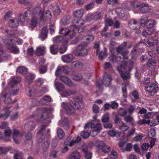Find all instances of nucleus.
I'll use <instances>...</instances> for the list:
<instances>
[{
	"label": "nucleus",
	"mask_w": 159,
	"mask_h": 159,
	"mask_svg": "<svg viewBox=\"0 0 159 159\" xmlns=\"http://www.w3.org/2000/svg\"><path fill=\"white\" fill-rule=\"evenodd\" d=\"M8 23L10 26L13 28L17 27L19 24L18 20L15 19H10Z\"/></svg>",
	"instance_id": "obj_21"
},
{
	"label": "nucleus",
	"mask_w": 159,
	"mask_h": 159,
	"mask_svg": "<svg viewBox=\"0 0 159 159\" xmlns=\"http://www.w3.org/2000/svg\"><path fill=\"white\" fill-rule=\"evenodd\" d=\"M59 123L62 125L65 129H67L69 128L68 124V121L67 119L66 118H64V119L59 122Z\"/></svg>",
	"instance_id": "obj_27"
},
{
	"label": "nucleus",
	"mask_w": 159,
	"mask_h": 159,
	"mask_svg": "<svg viewBox=\"0 0 159 159\" xmlns=\"http://www.w3.org/2000/svg\"><path fill=\"white\" fill-rule=\"evenodd\" d=\"M100 16L98 14H89L86 17V19L89 20H90L89 18L95 20H97L99 19Z\"/></svg>",
	"instance_id": "obj_34"
},
{
	"label": "nucleus",
	"mask_w": 159,
	"mask_h": 159,
	"mask_svg": "<svg viewBox=\"0 0 159 159\" xmlns=\"http://www.w3.org/2000/svg\"><path fill=\"white\" fill-rule=\"evenodd\" d=\"M126 111L124 109L120 108L119 111V114L121 116H124L126 114Z\"/></svg>",
	"instance_id": "obj_64"
},
{
	"label": "nucleus",
	"mask_w": 159,
	"mask_h": 159,
	"mask_svg": "<svg viewBox=\"0 0 159 159\" xmlns=\"http://www.w3.org/2000/svg\"><path fill=\"white\" fill-rule=\"evenodd\" d=\"M156 61L153 59H151L148 61L147 65L149 67H152V66H155L156 63Z\"/></svg>",
	"instance_id": "obj_42"
},
{
	"label": "nucleus",
	"mask_w": 159,
	"mask_h": 159,
	"mask_svg": "<svg viewBox=\"0 0 159 159\" xmlns=\"http://www.w3.org/2000/svg\"><path fill=\"white\" fill-rule=\"evenodd\" d=\"M39 114L40 112L39 109L35 111L34 114L29 116L28 118L29 119H33L35 120L36 121L38 122L39 120Z\"/></svg>",
	"instance_id": "obj_22"
},
{
	"label": "nucleus",
	"mask_w": 159,
	"mask_h": 159,
	"mask_svg": "<svg viewBox=\"0 0 159 159\" xmlns=\"http://www.w3.org/2000/svg\"><path fill=\"white\" fill-rule=\"evenodd\" d=\"M51 98L50 96H44L42 98L41 100H40V101H41L42 102H43V101H44L46 102H49L51 101Z\"/></svg>",
	"instance_id": "obj_60"
},
{
	"label": "nucleus",
	"mask_w": 159,
	"mask_h": 159,
	"mask_svg": "<svg viewBox=\"0 0 159 159\" xmlns=\"http://www.w3.org/2000/svg\"><path fill=\"white\" fill-rule=\"evenodd\" d=\"M27 126H28V130L32 131L33 130L35 127L36 125L34 123L30 122Z\"/></svg>",
	"instance_id": "obj_54"
},
{
	"label": "nucleus",
	"mask_w": 159,
	"mask_h": 159,
	"mask_svg": "<svg viewBox=\"0 0 159 159\" xmlns=\"http://www.w3.org/2000/svg\"><path fill=\"white\" fill-rule=\"evenodd\" d=\"M32 15L33 17L31 20L30 25L32 28H34L37 24V19L39 18L40 7H37L33 10Z\"/></svg>",
	"instance_id": "obj_5"
},
{
	"label": "nucleus",
	"mask_w": 159,
	"mask_h": 159,
	"mask_svg": "<svg viewBox=\"0 0 159 159\" xmlns=\"http://www.w3.org/2000/svg\"><path fill=\"white\" fill-rule=\"evenodd\" d=\"M9 56L8 54L4 52V51H3V53L0 52V62L8 60Z\"/></svg>",
	"instance_id": "obj_29"
},
{
	"label": "nucleus",
	"mask_w": 159,
	"mask_h": 159,
	"mask_svg": "<svg viewBox=\"0 0 159 159\" xmlns=\"http://www.w3.org/2000/svg\"><path fill=\"white\" fill-rule=\"evenodd\" d=\"M21 81L20 78L18 77H13L9 83V85L11 87L13 88L16 84L19 83Z\"/></svg>",
	"instance_id": "obj_20"
},
{
	"label": "nucleus",
	"mask_w": 159,
	"mask_h": 159,
	"mask_svg": "<svg viewBox=\"0 0 159 159\" xmlns=\"http://www.w3.org/2000/svg\"><path fill=\"white\" fill-rule=\"evenodd\" d=\"M9 40L12 44L14 43H17L18 44H22L21 41L19 39L16 38L14 37L13 39H10Z\"/></svg>",
	"instance_id": "obj_50"
},
{
	"label": "nucleus",
	"mask_w": 159,
	"mask_h": 159,
	"mask_svg": "<svg viewBox=\"0 0 159 159\" xmlns=\"http://www.w3.org/2000/svg\"><path fill=\"white\" fill-rule=\"evenodd\" d=\"M156 24V22L154 20L150 19L148 21L147 26L148 28H152Z\"/></svg>",
	"instance_id": "obj_40"
},
{
	"label": "nucleus",
	"mask_w": 159,
	"mask_h": 159,
	"mask_svg": "<svg viewBox=\"0 0 159 159\" xmlns=\"http://www.w3.org/2000/svg\"><path fill=\"white\" fill-rule=\"evenodd\" d=\"M72 65L75 67L77 68H80L83 66V64L79 61H75L72 63Z\"/></svg>",
	"instance_id": "obj_46"
},
{
	"label": "nucleus",
	"mask_w": 159,
	"mask_h": 159,
	"mask_svg": "<svg viewBox=\"0 0 159 159\" xmlns=\"http://www.w3.org/2000/svg\"><path fill=\"white\" fill-rule=\"evenodd\" d=\"M10 111L8 109L5 110V113L4 114H2V117L7 119L9 116L10 113Z\"/></svg>",
	"instance_id": "obj_62"
},
{
	"label": "nucleus",
	"mask_w": 159,
	"mask_h": 159,
	"mask_svg": "<svg viewBox=\"0 0 159 159\" xmlns=\"http://www.w3.org/2000/svg\"><path fill=\"white\" fill-rule=\"evenodd\" d=\"M74 23L77 24L75 25H72L70 27V30L67 31V35H69L70 38H72L75 35L76 30H77L79 33L82 32L84 30L82 29L78 28V27L83 25L84 23V21L82 20H74Z\"/></svg>",
	"instance_id": "obj_2"
},
{
	"label": "nucleus",
	"mask_w": 159,
	"mask_h": 159,
	"mask_svg": "<svg viewBox=\"0 0 159 159\" xmlns=\"http://www.w3.org/2000/svg\"><path fill=\"white\" fill-rule=\"evenodd\" d=\"M46 127L45 126L42 125L40 127V136H42V139H45L46 136V134L47 133L46 131L44 130L45 127ZM41 138L40 137V138Z\"/></svg>",
	"instance_id": "obj_39"
},
{
	"label": "nucleus",
	"mask_w": 159,
	"mask_h": 159,
	"mask_svg": "<svg viewBox=\"0 0 159 159\" xmlns=\"http://www.w3.org/2000/svg\"><path fill=\"white\" fill-rule=\"evenodd\" d=\"M73 79L76 81H79L82 78V75L80 74H75L73 75Z\"/></svg>",
	"instance_id": "obj_52"
},
{
	"label": "nucleus",
	"mask_w": 159,
	"mask_h": 159,
	"mask_svg": "<svg viewBox=\"0 0 159 159\" xmlns=\"http://www.w3.org/2000/svg\"><path fill=\"white\" fill-rule=\"evenodd\" d=\"M48 32L47 26H45L42 29L40 32V40L43 41L47 38Z\"/></svg>",
	"instance_id": "obj_15"
},
{
	"label": "nucleus",
	"mask_w": 159,
	"mask_h": 159,
	"mask_svg": "<svg viewBox=\"0 0 159 159\" xmlns=\"http://www.w3.org/2000/svg\"><path fill=\"white\" fill-rule=\"evenodd\" d=\"M76 93V92L75 90H67L64 91L61 94L62 97H67L70 95L75 94Z\"/></svg>",
	"instance_id": "obj_30"
},
{
	"label": "nucleus",
	"mask_w": 159,
	"mask_h": 159,
	"mask_svg": "<svg viewBox=\"0 0 159 159\" xmlns=\"http://www.w3.org/2000/svg\"><path fill=\"white\" fill-rule=\"evenodd\" d=\"M17 72L21 74L22 75H24L27 74L26 73L27 71V69L23 66H20L17 68Z\"/></svg>",
	"instance_id": "obj_31"
},
{
	"label": "nucleus",
	"mask_w": 159,
	"mask_h": 159,
	"mask_svg": "<svg viewBox=\"0 0 159 159\" xmlns=\"http://www.w3.org/2000/svg\"><path fill=\"white\" fill-rule=\"evenodd\" d=\"M129 127L124 123H122L120 126L119 129L122 131H127L129 129Z\"/></svg>",
	"instance_id": "obj_51"
},
{
	"label": "nucleus",
	"mask_w": 159,
	"mask_h": 159,
	"mask_svg": "<svg viewBox=\"0 0 159 159\" xmlns=\"http://www.w3.org/2000/svg\"><path fill=\"white\" fill-rule=\"evenodd\" d=\"M154 114L152 112H149L144 115L143 117V119L151 118L154 116Z\"/></svg>",
	"instance_id": "obj_56"
},
{
	"label": "nucleus",
	"mask_w": 159,
	"mask_h": 159,
	"mask_svg": "<svg viewBox=\"0 0 159 159\" xmlns=\"http://www.w3.org/2000/svg\"><path fill=\"white\" fill-rule=\"evenodd\" d=\"M50 111V109L49 108H45L42 109L40 120H44L49 117L48 113Z\"/></svg>",
	"instance_id": "obj_11"
},
{
	"label": "nucleus",
	"mask_w": 159,
	"mask_h": 159,
	"mask_svg": "<svg viewBox=\"0 0 159 159\" xmlns=\"http://www.w3.org/2000/svg\"><path fill=\"white\" fill-rule=\"evenodd\" d=\"M88 127H90L93 129V130L90 132V135L92 137L97 135L102 129L101 125L99 123H98L95 125L92 123H88L85 125L84 128L85 129Z\"/></svg>",
	"instance_id": "obj_4"
},
{
	"label": "nucleus",
	"mask_w": 159,
	"mask_h": 159,
	"mask_svg": "<svg viewBox=\"0 0 159 159\" xmlns=\"http://www.w3.org/2000/svg\"><path fill=\"white\" fill-rule=\"evenodd\" d=\"M55 86L57 89L58 91H62L65 89V87L64 85L61 83L58 82L55 84Z\"/></svg>",
	"instance_id": "obj_36"
},
{
	"label": "nucleus",
	"mask_w": 159,
	"mask_h": 159,
	"mask_svg": "<svg viewBox=\"0 0 159 159\" xmlns=\"http://www.w3.org/2000/svg\"><path fill=\"white\" fill-rule=\"evenodd\" d=\"M109 114L108 113H106L102 116V121L103 123L108 121L109 120Z\"/></svg>",
	"instance_id": "obj_48"
},
{
	"label": "nucleus",
	"mask_w": 159,
	"mask_h": 159,
	"mask_svg": "<svg viewBox=\"0 0 159 159\" xmlns=\"http://www.w3.org/2000/svg\"><path fill=\"white\" fill-rule=\"evenodd\" d=\"M5 44L7 49L9 50L12 53L15 54H17L19 53V48L14 44L7 42L5 43Z\"/></svg>",
	"instance_id": "obj_10"
},
{
	"label": "nucleus",
	"mask_w": 159,
	"mask_h": 159,
	"mask_svg": "<svg viewBox=\"0 0 159 159\" xmlns=\"http://www.w3.org/2000/svg\"><path fill=\"white\" fill-rule=\"evenodd\" d=\"M66 67L64 66H58L55 72L56 75H58L59 74V72L64 71V70L65 69Z\"/></svg>",
	"instance_id": "obj_55"
},
{
	"label": "nucleus",
	"mask_w": 159,
	"mask_h": 159,
	"mask_svg": "<svg viewBox=\"0 0 159 159\" xmlns=\"http://www.w3.org/2000/svg\"><path fill=\"white\" fill-rule=\"evenodd\" d=\"M106 15L105 16V25H108L111 26L113 25V22L112 20L110 19L107 18L106 17Z\"/></svg>",
	"instance_id": "obj_53"
},
{
	"label": "nucleus",
	"mask_w": 159,
	"mask_h": 159,
	"mask_svg": "<svg viewBox=\"0 0 159 159\" xmlns=\"http://www.w3.org/2000/svg\"><path fill=\"white\" fill-rule=\"evenodd\" d=\"M156 134V131L154 129H151L148 133V135L150 137H154Z\"/></svg>",
	"instance_id": "obj_57"
},
{
	"label": "nucleus",
	"mask_w": 159,
	"mask_h": 159,
	"mask_svg": "<svg viewBox=\"0 0 159 159\" xmlns=\"http://www.w3.org/2000/svg\"><path fill=\"white\" fill-rule=\"evenodd\" d=\"M148 19V17L146 15L143 16L140 20L141 24L145 25L146 24Z\"/></svg>",
	"instance_id": "obj_47"
},
{
	"label": "nucleus",
	"mask_w": 159,
	"mask_h": 159,
	"mask_svg": "<svg viewBox=\"0 0 159 159\" xmlns=\"http://www.w3.org/2000/svg\"><path fill=\"white\" fill-rule=\"evenodd\" d=\"M157 40L152 39H149L148 41H145V43L148 46H152L155 44V43H157Z\"/></svg>",
	"instance_id": "obj_37"
},
{
	"label": "nucleus",
	"mask_w": 159,
	"mask_h": 159,
	"mask_svg": "<svg viewBox=\"0 0 159 159\" xmlns=\"http://www.w3.org/2000/svg\"><path fill=\"white\" fill-rule=\"evenodd\" d=\"M0 98L4 100V102L6 104L14 103L16 101L12 100L11 98V96L6 93L4 91L0 94Z\"/></svg>",
	"instance_id": "obj_9"
},
{
	"label": "nucleus",
	"mask_w": 159,
	"mask_h": 159,
	"mask_svg": "<svg viewBox=\"0 0 159 159\" xmlns=\"http://www.w3.org/2000/svg\"><path fill=\"white\" fill-rule=\"evenodd\" d=\"M157 85L154 83L149 84L145 88L146 91L151 96L155 95L157 93Z\"/></svg>",
	"instance_id": "obj_8"
},
{
	"label": "nucleus",
	"mask_w": 159,
	"mask_h": 159,
	"mask_svg": "<svg viewBox=\"0 0 159 159\" xmlns=\"http://www.w3.org/2000/svg\"><path fill=\"white\" fill-rule=\"evenodd\" d=\"M35 77V75L34 74L27 73L25 75V80L28 84H30L33 81Z\"/></svg>",
	"instance_id": "obj_16"
},
{
	"label": "nucleus",
	"mask_w": 159,
	"mask_h": 159,
	"mask_svg": "<svg viewBox=\"0 0 159 159\" xmlns=\"http://www.w3.org/2000/svg\"><path fill=\"white\" fill-rule=\"evenodd\" d=\"M67 50V46L63 44L60 48L59 52L61 54L64 53Z\"/></svg>",
	"instance_id": "obj_61"
},
{
	"label": "nucleus",
	"mask_w": 159,
	"mask_h": 159,
	"mask_svg": "<svg viewBox=\"0 0 159 159\" xmlns=\"http://www.w3.org/2000/svg\"><path fill=\"white\" fill-rule=\"evenodd\" d=\"M129 25L130 28L134 30H137L139 27L137 21L134 19L132 20L129 21Z\"/></svg>",
	"instance_id": "obj_18"
},
{
	"label": "nucleus",
	"mask_w": 159,
	"mask_h": 159,
	"mask_svg": "<svg viewBox=\"0 0 159 159\" xmlns=\"http://www.w3.org/2000/svg\"><path fill=\"white\" fill-rule=\"evenodd\" d=\"M87 44L83 42L76 48V51L80 56H82L86 54L88 52V50L85 48L87 46Z\"/></svg>",
	"instance_id": "obj_7"
},
{
	"label": "nucleus",
	"mask_w": 159,
	"mask_h": 159,
	"mask_svg": "<svg viewBox=\"0 0 159 159\" xmlns=\"http://www.w3.org/2000/svg\"><path fill=\"white\" fill-rule=\"evenodd\" d=\"M126 46V43L125 42H124L116 48V51L117 53H121L122 52V51L124 49Z\"/></svg>",
	"instance_id": "obj_32"
},
{
	"label": "nucleus",
	"mask_w": 159,
	"mask_h": 159,
	"mask_svg": "<svg viewBox=\"0 0 159 159\" xmlns=\"http://www.w3.org/2000/svg\"><path fill=\"white\" fill-rule=\"evenodd\" d=\"M139 8L140 11L143 13L148 12L150 11V9L148 5L147 4L144 3L140 4Z\"/></svg>",
	"instance_id": "obj_14"
},
{
	"label": "nucleus",
	"mask_w": 159,
	"mask_h": 159,
	"mask_svg": "<svg viewBox=\"0 0 159 159\" xmlns=\"http://www.w3.org/2000/svg\"><path fill=\"white\" fill-rule=\"evenodd\" d=\"M74 16L77 18H81L84 14V10L83 9L77 10L73 12Z\"/></svg>",
	"instance_id": "obj_26"
},
{
	"label": "nucleus",
	"mask_w": 159,
	"mask_h": 159,
	"mask_svg": "<svg viewBox=\"0 0 159 159\" xmlns=\"http://www.w3.org/2000/svg\"><path fill=\"white\" fill-rule=\"evenodd\" d=\"M8 123L5 122H2L0 125V128L2 129H5L8 127Z\"/></svg>",
	"instance_id": "obj_58"
},
{
	"label": "nucleus",
	"mask_w": 159,
	"mask_h": 159,
	"mask_svg": "<svg viewBox=\"0 0 159 159\" xmlns=\"http://www.w3.org/2000/svg\"><path fill=\"white\" fill-rule=\"evenodd\" d=\"M122 58L120 56V54H117L116 56L112 55L109 58V60L113 63L121 61Z\"/></svg>",
	"instance_id": "obj_13"
},
{
	"label": "nucleus",
	"mask_w": 159,
	"mask_h": 159,
	"mask_svg": "<svg viewBox=\"0 0 159 159\" xmlns=\"http://www.w3.org/2000/svg\"><path fill=\"white\" fill-rule=\"evenodd\" d=\"M95 146L99 150H101L104 153L109 152L110 151V148L106 145L102 141H96L94 142Z\"/></svg>",
	"instance_id": "obj_6"
},
{
	"label": "nucleus",
	"mask_w": 159,
	"mask_h": 159,
	"mask_svg": "<svg viewBox=\"0 0 159 159\" xmlns=\"http://www.w3.org/2000/svg\"><path fill=\"white\" fill-rule=\"evenodd\" d=\"M94 39V37L93 35H86L84 38V39L86 40V43H87V44L92 41Z\"/></svg>",
	"instance_id": "obj_43"
},
{
	"label": "nucleus",
	"mask_w": 159,
	"mask_h": 159,
	"mask_svg": "<svg viewBox=\"0 0 159 159\" xmlns=\"http://www.w3.org/2000/svg\"><path fill=\"white\" fill-rule=\"evenodd\" d=\"M62 61L65 63L70 62L73 59V57L72 54H69L62 56L61 57Z\"/></svg>",
	"instance_id": "obj_17"
},
{
	"label": "nucleus",
	"mask_w": 159,
	"mask_h": 159,
	"mask_svg": "<svg viewBox=\"0 0 159 159\" xmlns=\"http://www.w3.org/2000/svg\"><path fill=\"white\" fill-rule=\"evenodd\" d=\"M73 100L70 101L69 104L64 102H63L62 103V107L65 109L66 113L68 114L73 113L75 109H79L80 107L79 103L77 102H74V99Z\"/></svg>",
	"instance_id": "obj_3"
},
{
	"label": "nucleus",
	"mask_w": 159,
	"mask_h": 159,
	"mask_svg": "<svg viewBox=\"0 0 159 159\" xmlns=\"http://www.w3.org/2000/svg\"><path fill=\"white\" fill-rule=\"evenodd\" d=\"M111 80V77L107 74H105L103 76V84L105 85L108 86L110 84V82Z\"/></svg>",
	"instance_id": "obj_19"
},
{
	"label": "nucleus",
	"mask_w": 159,
	"mask_h": 159,
	"mask_svg": "<svg viewBox=\"0 0 159 159\" xmlns=\"http://www.w3.org/2000/svg\"><path fill=\"white\" fill-rule=\"evenodd\" d=\"M58 46L53 45L50 47V49L51 53L53 54H56L57 53Z\"/></svg>",
	"instance_id": "obj_44"
},
{
	"label": "nucleus",
	"mask_w": 159,
	"mask_h": 159,
	"mask_svg": "<svg viewBox=\"0 0 159 159\" xmlns=\"http://www.w3.org/2000/svg\"><path fill=\"white\" fill-rule=\"evenodd\" d=\"M121 132L120 131L117 132L115 130H112L108 132V134L111 137H114L115 136H119L121 134Z\"/></svg>",
	"instance_id": "obj_28"
},
{
	"label": "nucleus",
	"mask_w": 159,
	"mask_h": 159,
	"mask_svg": "<svg viewBox=\"0 0 159 159\" xmlns=\"http://www.w3.org/2000/svg\"><path fill=\"white\" fill-rule=\"evenodd\" d=\"M122 90L123 93L122 96L126 98L127 96V91L126 89L127 85L126 83H124L122 84Z\"/></svg>",
	"instance_id": "obj_33"
},
{
	"label": "nucleus",
	"mask_w": 159,
	"mask_h": 159,
	"mask_svg": "<svg viewBox=\"0 0 159 159\" xmlns=\"http://www.w3.org/2000/svg\"><path fill=\"white\" fill-rule=\"evenodd\" d=\"M135 129L134 128H133L129 130L128 133L127 135V137L133 136L135 132Z\"/></svg>",
	"instance_id": "obj_63"
},
{
	"label": "nucleus",
	"mask_w": 159,
	"mask_h": 159,
	"mask_svg": "<svg viewBox=\"0 0 159 159\" xmlns=\"http://www.w3.org/2000/svg\"><path fill=\"white\" fill-rule=\"evenodd\" d=\"M106 56V52L101 51L99 54V59L100 60L103 59Z\"/></svg>",
	"instance_id": "obj_59"
},
{
	"label": "nucleus",
	"mask_w": 159,
	"mask_h": 159,
	"mask_svg": "<svg viewBox=\"0 0 159 159\" xmlns=\"http://www.w3.org/2000/svg\"><path fill=\"white\" fill-rule=\"evenodd\" d=\"M52 17L50 11L48 10H47L42 12L40 15V20L42 19L44 20L50 19Z\"/></svg>",
	"instance_id": "obj_12"
},
{
	"label": "nucleus",
	"mask_w": 159,
	"mask_h": 159,
	"mask_svg": "<svg viewBox=\"0 0 159 159\" xmlns=\"http://www.w3.org/2000/svg\"><path fill=\"white\" fill-rule=\"evenodd\" d=\"M68 30L66 28H60L59 34H62L64 36H67Z\"/></svg>",
	"instance_id": "obj_49"
},
{
	"label": "nucleus",
	"mask_w": 159,
	"mask_h": 159,
	"mask_svg": "<svg viewBox=\"0 0 159 159\" xmlns=\"http://www.w3.org/2000/svg\"><path fill=\"white\" fill-rule=\"evenodd\" d=\"M40 61V74H43L47 71V67L45 65H43V64L45 62V60L43 58H41Z\"/></svg>",
	"instance_id": "obj_25"
},
{
	"label": "nucleus",
	"mask_w": 159,
	"mask_h": 159,
	"mask_svg": "<svg viewBox=\"0 0 159 159\" xmlns=\"http://www.w3.org/2000/svg\"><path fill=\"white\" fill-rule=\"evenodd\" d=\"M70 17L69 16H66L63 17L61 20V22L64 25H66L70 22Z\"/></svg>",
	"instance_id": "obj_41"
},
{
	"label": "nucleus",
	"mask_w": 159,
	"mask_h": 159,
	"mask_svg": "<svg viewBox=\"0 0 159 159\" xmlns=\"http://www.w3.org/2000/svg\"><path fill=\"white\" fill-rule=\"evenodd\" d=\"M60 80L69 86H71L73 85V84L71 81L66 77H61L60 78Z\"/></svg>",
	"instance_id": "obj_24"
},
{
	"label": "nucleus",
	"mask_w": 159,
	"mask_h": 159,
	"mask_svg": "<svg viewBox=\"0 0 159 159\" xmlns=\"http://www.w3.org/2000/svg\"><path fill=\"white\" fill-rule=\"evenodd\" d=\"M69 159H80L81 157L79 152L77 151H74L69 156Z\"/></svg>",
	"instance_id": "obj_23"
},
{
	"label": "nucleus",
	"mask_w": 159,
	"mask_h": 159,
	"mask_svg": "<svg viewBox=\"0 0 159 159\" xmlns=\"http://www.w3.org/2000/svg\"><path fill=\"white\" fill-rule=\"evenodd\" d=\"M131 57L132 60L128 62V63H126L125 62H123L122 65L120 66L117 67V70L120 72L121 77L124 80H126L129 78L130 77V74L129 71H126L125 73H123V72L126 69L127 67L129 68L133 67V64L134 62V60L135 59L134 56L136 54V51L134 50L131 53Z\"/></svg>",
	"instance_id": "obj_1"
},
{
	"label": "nucleus",
	"mask_w": 159,
	"mask_h": 159,
	"mask_svg": "<svg viewBox=\"0 0 159 159\" xmlns=\"http://www.w3.org/2000/svg\"><path fill=\"white\" fill-rule=\"evenodd\" d=\"M130 3L131 6L134 8L137 7L139 8L140 5L138 1L136 0H133L131 1Z\"/></svg>",
	"instance_id": "obj_45"
},
{
	"label": "nucleus",
	"mask_w": 159,
	"mask_h": 159,
	"mask_svg": "<svg viewBox=\"0 0 159 159\" xmlns=\"http://www.w3.org/2000/svg\"><path fill=\"white\" fill-rule=\"evenodd\" d=\"M57 134L58 137L60 139H62L65 137V133L63 130L61 129H57Z\"/></svg>",
	"instance_id": "obj_35"
},
{
	"label": "nucleus",
	"mask_w": 159,
	"mask_h": 159,
	"mask_svg": "<svg viewBox=\"0 0 159 159\" xmlns=\"http://www.w3.org/2000/svg\"><path fill=\"white\" fill-rule=\"evenodd\" d=\"M154 32L153 28H148L147 30H144L143 32V35L146 37V35L151 34Z\"/></svg>",
	"instance_id": "obj_38"
}]
</instances>
